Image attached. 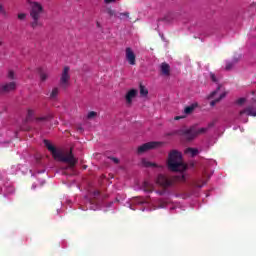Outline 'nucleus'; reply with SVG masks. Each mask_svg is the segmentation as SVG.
<instances>
[{"instance_id":"20","label":"nucleus","mask_w":256,"mask_h":256,"mask_svg":"<svg viewBox=\"0 0 256 256\" xmlns=\"http://www.w3.org/2000/svg\"><path fill=\"white\" fill-rule=\"evenodd\" d=\"M186 153H190L192 157H195L196 155H198L199 150L197 148H187Z\"/></svg>"},{"instance_id":"9","label":"nucleus","mask_w":256,"mask_h":256,"mask_svg":"<svg viewBox=\"0 0 256 256\" xmlns=\"http://www.w3.org/2000/svg\"><path fill=\"white\" fill-rule=\"evenodd\" d=\"M15 89H17V82H8L1 85L0 93H11V91H15Z\"/></svg>"},{"instance_id":"34","label":"nucleus","mask_w":256,"mask_h":256,"mask_svg":"<svg viewBox=\"0 0 256 256\" xmlns=\"http://www.w3.org/2000/svg\"><path fill=\"white\" fill-rule=\"evenodd\" d=\"M99 195H101V192H99V190H95V191L93 192V196H94V197H99Z\"/></svg>"},{"instance_id":"25","label":"nucleus","mask_w":256,"mask_h":256,"mask_svg":"<svg viewBox=\"0 0 256 256\" xmlns=\"http://www.w3.org/2000/svg\"><path fill=\"white\" fill-rule=\"evenodd\" d=\"M210 79L213 83L219 84V77H217L215 73L210 72Z\"/></svg>"},{"instance_id":"15","label":"nucleus","mask_w":256,"mask_h":256,"mask_svg":"<svg viewBox=\"0 0 256 256\" xmlns=\"http://www.w3.org/2000/svg\"><path fill=\"white\" fill-rule=\"evenodd\" d=\"M106 13H107V15H109L110 18L114 17V19H117V17L119 16V12H117L111 8H107Z\"/></svg>"},{"instance_id":"32","label":"nucleus","mask_w":256,"mask_h":256,"mask_svg":"<svg viewBox=\"0 0 256 256\" xmlns=\"http://www.w3.org/2000/svg\"><path fill=\"white\" fill-rule=\"evenodd\" d=\"M237 105H243V103H245V98H239L237 101H236Z\"/></svg>"},{"instance_id":"17","label":"nucleus","mask_w":256,"mask_h":256,"mask_svg":"<svg viewBox=\"0 0 256 256\" xmlns=\"http://www.w3.org/2000/svg\"><path fill=\"white\" fill-rule=\"evenodd\" d=\"M142 165H143V167H159L156 163L149 162L146 159L142 160Z\"/></svg>"},{"instance_id":"7","label":"nucleus","mask_w":256,"mask_h":256,"mask_svg":"<svg viewBox=\"0 0 256 256\" xmlns=\"http://www.w3.org/2000/svg\"><path fill=\"white\" fill-rule=\"evenodd\" d=\"M181 135L186 141H193V139L197 137V128H195V126H192L188 129H183L181 130Z\"/></svg>"},{"instance_id":"4","label":"nucleus","mask_w":256,"mask_h":256,"mask_svg":"<svg viewBox=\"0 0 256 256\" xmlns=\"http://www.w3.org/2000/svg\"><path fill=\"white\" fill-rule=\"evenodd\" d=\"M43 5L39 2H33L30 6V17L32 19L30 27L32 29H37L38 27H43V22H41V15H43Z\"/></svg>"},{"instance_id":"18","label":"nucleus","mask_w":256,"mask_h":256,"mask_svg":"<svg viewBox=\"0 0 256 256\" xmlns=\"http://www.w3.org/2000/svg\"><path fill=\"white\" fill-rule=\"evenodd\" d=\"M117 19L123 21V19H129V12H118Z\"/></svg>"},{"instance_id":"11","label":"nucleus","mask_w":256,"mask_h":256,"mask_svg":"<svg viewBox=\"0 0 256 256\" xmlns=\"http://www.w3.org/2000/svg\"><path fill=\"white\" fill-rule=\"evenodd\" d=\"M137 93V89H131L126 93L125 99L128 105H131V103H133V99L137 97Z\"/></svg>"},{"instance_id":"44","label":"nucleus","mask_w":256,"mask_h":256,"mask_svg":"<svg viewBox=\"0 0 256 256\" xmlns=\"http://www.w3.org/2000/svg\"><path fill=\"white\" fill-rule=\"evenodd\" d=\"M0 46H1V42H0Z\"/></svg>"},{"instance_id":"31","label":"nucleus","mask_w":256,"mask_h":256,"mask_svg":"<svg viewBox=\"0 0 256 256\" xmlns=\"http://www.w3.org/2000/svg\"><path fill=\"white\" fill-rule=\"evenodd\" d=\"M8 78H9V79H15V72L9 71V73H8Z\"/></svg>"},{"instance_id":"45","label":"nucleus","mask_w":256,"mask_h":256,"mask_svg":"<svg viewBox=\"0 0 256 256\" xmlns=\"http://www.w3.org/2000/svg\"><path fill=\"white\" fill-rule=\"evenodd\" d=\"M254 101H256V99H254Z\"/></svg>"},{"instance_id":"16","label":"nucleus","mask_w":256,"mask_h":256,"mask_svg":"<svg viewBox=\"0 0 256 256\" xmlns=\"http://www.w3.org/2000/svg\"><path fill=\"white\" fill-rule=\"evenodd\" d=\"M33 115H35V111H33L32 109H28L25 123H29V121H33Z\"/></svg>"},{"instance_id":"12","label":"nucleus","mask_w":256,"mask_h":256,"mask_svg":"<svg viewBox=\"0 0 256 256\" xmlns=\"http://www.w3.org/2000/svg\"><path fill=\"white\" fill-rule=\"evenodd\" d=\"M160 71L162 75H164L165 77H169L171 75V66H169L167 62H164L160 66Z\"/></svg>"},{"instance_id":"41","label":"nucleus","mask_w":256,"mask_h":256,"mask_svg":"<svg viewBox=\"0 0 256 256\" xmlns=\"http://www.w3.org/2000/svg\"><path fill=\"white\" fill-rule=\"evenodd\" d=\"M24 131H29V128H25Z\"/></svg>"},{"instance_id":"36","label":"nucleus","mask_w":256,"mask_h":256,"mask_svg":"<svg viewBox=\"0 0 256 256\" xmlns=\"http://www.w3.org/2000/svg\"><path fill=\"white\" fill-rule=\"evenodd\" d=\"M174 119L175 121H179V119H183V116H176Z\"/></svg>"},{"instance_id":"38","label":"nucleus","mask_w":256,"mask_h":256,"mask_svg":"<svg viewBox=\"0 0 256 256\" xmlns=\"http://www.w3.org/2000/svg\"><path fill=\"white\" fill-rule=\"evenodd\" d=\"M105 3H114V1H117V0H104Z\"/></svg>"},{"instance_id":"23","label":"nucleus","mask_w":256,"mask_h":256,"mask_svg":"<svg viewBox=\"0 0 256 256\" xmlns=\"http://www.w3.org/2000/svg\"><path fill=\"white\" fill-rule=\"evenodd\" d=\"M193 111H195V106L191 105V106H188L184 109V113L186 115H191V113H193Z\"/></svg>"},{"instance_id":"8","label":"nucleus","mask_w":256,"mask_h":256,"mask_svg":"<svg viewBox=\"0 0 256 256\" xmlns=\"http://www.w3.org/2000/svg\"><path fill=\"white\" fill-rule=\"evenodd\" d=\"M70 79H71V76H69V67L66 66V67H64V70H63L61 78H60V85L63 89H67Z\"/></svg>"},{"instance_id":"28","label":"nucleus","mask_w":256,"mask_h":256,"mask_svg":"<svg viewBox=\"0 0 256 256\" xmlns=\"http://www.w3.org/2000/svg\"><path fill=\"white\" fill-rule=\"evenodd\" d=\"M233 65V62H227L225 67L226 71H231V69H233Z\"/></svg>"},{"instance_id":"29","label":"nucleus","mask_w":256,"mask_h":256,"mask_svg":"<svg viewBox=\"0 0 256 256\" xmlns=\"http://www.w3.org/2000/svg\"><path fill=\"white\" fill-rule=\"evenodd\" d=\"M87 117L89 119H93V117H97V112L91 111V112L88 113Z\"/></svg>"},{"instance_id":"35","label":"nucleus","mask_w":256,"mask_h":256,"mask_svg":"<svg viewBox=\"0 0 256 256\" xmlns=\"http://www.w3.org/2000/svg\"><path fill=\"white\" fill-rule=\"evenodd\" d=\"M0 13H5V9L3 8V5L0 4Z\"/></svg>"},{"instance_id":"5","label":"nucleus","mask_w":256,"mask_h":256,"mask_svg":"<svg viewBox=\"0 0 256 256\" xmlns=\"http://www.w3.org/2000/svg\"><path fill=\"white\" fill-rule=\"evenodd\" d=\"M162 146H163V142H157V141L147 142L138 147L137 153L138 155H142V153H147V151H151L153 149H159V147H162Z\"/></svg>"},{"instance_id":"39","label":"nucleus","mask_w":256,"mask_h":256,"mask_svg":"<svg viewBox=\"0 0 256 256\" xmlns=\"http://www.w3.org/2000/svg\"><path fill=\"white\" fill-rule=\"evenodd\" d=\"M78 131H79L80 133H83V128H82V127H78Z\"/></svg>"},{"instance_id":"13","label":"nucleus","mask_w":256,"mask_h":256,"mask_svg":"<svg viewBox=\"0 0 256 256\" xmlns=\"http://www.w3.org/2000/svg\"><path fill=\"white\" fill-rule=\"evenodd\" d=\"M142 187L145 193H153V191L155 190V186L148 181H144Z\"/></svg>"},{"instance_id":"22","label":"nucleus","mask_w":256,"mask_h":256,"mask_svg":"<svg viewBox=\"0 0 256 256\" xmlns=\"http://www.w3.org/2000/svg\"><path fill=\"white\" fill-rule=\"evenodd\" d=\"M57 95H59V88H53L50 93V99H57Z\"/></svg>"},{"instance_id":"24","label":"nucleus","mask_w":256,"mask_h":256,"mask_svg":"<svg viewBox=\"0 0 256 256\" xmlns=\"http://www.w3.org/2000/svg\"><path fill=\"white\" fill-rule=\"evenodd\" d=\"M208 131H209V128H207V127L196 129V137H197V135H203V134L207 133Z\"/></svg>"},{"instance_id":"2","label":"nucleus","mask_w":256,"mask_h":256,"mask_svg":"<svg viewBox=\"0 0 256 256\" xmlns=\"http://www.w3.org/2000/svg\"><path fill=\"white\" fill-rule=\"evenodd\" d=\"M177 181H185V175L181 174L179 176H167L164 174H159L156 178V185L162 187V190H157V195H165V193H167V189H169V187H173Z\"/></svg>"},{"instance_id":"14","label":"nucleus","mask_w":256,"mask_h":256,"mask_svg":"<svg viewBox=\"0 0 256 256\" xmlns=\"http://www.w3.org/2000/svg\"><path fill=\"white\" fill-rule=\"evenodd\" d=\"M225 97H227V92H223L222 94H220V96L218 98L212 100L210 102V106L215 107L216 103H219L221 101V99H225Z\"/></svg>"},{"instance_id":"1","label":"nucleus","mask_w":256,"mask_h":256,"mask_svg":"<svg viewBox=\"0 0 256 256\" xmlns=\"http://www.w3.org/2000/svg\"><path fill=\"white\" fill-rule=\"evenodd\" d=\"M44 145L48 151L52 153V157L56 161H60L61 163H67L68 167L65 169H73L78 163V159L75 158V155H73V149L70 148L69 151H62V150H57L49 140H44Z\"/></svg>"},{"instance_id":"37","label":"nucleus","mask_w":256,"mask_h":256,"mask_svg":"<svg viewBox=\"0 0 256 256\" xmlns=\"http://www.w3.org/2000/svg\"><path fill=\"white\" fill-rule=\"evenodd\" d=\"M112 161L114 162V163H119V159L118 158H112Z\"/></svg>"},{"instance_id":"27","label":"nucleus","mask_w":256,"mask_h":256,"mask_svg":"<svg viewBox=\"0 0 256 256\" xmlns=\"http://www.w3.org/2000/svg\"><path fill=\"white\" fill-rule=\"evenodd\" d=\"M48 77H49V75L47 73L40 72V81H42V83L47 81Z\"/></svg>"},{"instance_id":"43","label":"nucleus","mask_w":256,"mask_h":256,"mask_svg":"<svg viewBox=\"0 0 256 256\" xmlns=\"http://www.w3.org/2000/svg\"><path fill=\"white\" fill-rule=\"evenodd\" d=\"M160 207H163V205H161Z\"/></svg>"},{"instance_id":"21","label":"nucleus","mask_w":256,"mask_h":256,"mask_svg":"<svg viewBox=\"0 0 256 256\" xmlns=\"http://www.w3.org/2000/svg\"><path fill=\"white\" fill-rule=\"evenodd\" d=\"M221 87L222 85L219 84L216 88V90H214L209 96L208 99H213V97H215V95H217V93H219V91H221Z\"/></svg>"},{"instance_id":"40","label":"nucleus","mask_w":256,"mask_h":256,"mask_svg":"<svg viewBox=\"0 0 256 256\" xmlns=\"http://www.w3.org/2000/svg\"><path fill=\"white\" fill-rule=\"evenodd\" d=\"M26 1L29 3L30 7H31V3H34L33 0H26Z\"/></svg>"},{"instance_id":"19","label":"nucleus","mask_w":256,"mask_h":256,"mask_svg":"<svg viewBox=\"0 0 256 256\" xmlns=\"http://www.w3.org/2000/svg\"><path fill=\"white\" fill-rule=\"evenodd\" d=\"M140 95L141 97H147V95H149V90H147L146 87L141 84H140Z\"/></svg>"},{"instance_id":"6","label":"nucleus","mask_w":256,"mask_h":256,"mask_svg":"<svg viewBox=\"0 0 256 256\" xmlns=\"http://www.w3.org/2000/svg\"><path fill=\"white\" fill-rule=\"evenodd\" d=\"M248 115L249 117H256V108L253 106H248L244 110L239 112V119L243 121V123H247L249 121L248 118H243L244 115Z\"/></svg>"},{"instance_id":"42","label":"nucleus","mask_w":256,"mask_h":256,"mask_svg":"<svg viewBox=\"0 0 256 256\" xmlns=\"http://www.w3.org/2000/svg\"><path fill=\"white\" fill-rule=\"evenodd\" d=\"M97 27H99V22H97Z\"/></svg>"},{"instance_id":"30","label":"nucleus","mask_w":256,"mask_h":256,"mask_svg":"<svg viewBox=\"0 0 256 256\" xmlns=\"http://www.w3.org/2000/svg\"><path fill=\"white\" fill-rule=\"evenodd\" d=\"M27 17V14H25V13H20V14H18V19L20 20V21H24V19Z\"/></svg>"},{"instance_id":"3","label":"nucleus","mask_w":256,"mask_h":256,"mask_svg":"<svg viewBox=\"0 0 256 256\" xmlns=\"http://www.w3.org/2000/svg\"><path fill=\"white\" fill-rule=\"evenodd\" d=\"M167 167L170 171H180V173L187 170V165L183 163L181 152L177 150L170 151L168 154Z\"/></svg>"},{"instance_id":"10","label":"nucleus","mask_w":256,"mask_h":256,"mask_svg":"<svg viewBox=\"0 0 256 256\" xmlns=\"http://www.w3.org/2000/svg\"><path fill=\"white\" fill-rule=\"evenodd\" d=\"M126 53V60L128 61L129 65H136L137 56H135V52L130 47H127L125 50Z\"/></svg>"},{"instance_id":"26","label":"nucleus","mask_w":256,"mask_h":256,"mask_svg":"<svg viewBox=\"0 0 256 256\" xmlns=\"http://www.w3.org/2000/svg\"><path fill=\"white\" fill-rule=\"evenodd\" d=\"M51 117H53V116L48 115V116L37 117L36 121H37V123H39L41 121H49V119H51Z\"/></svg>"},{"instance_id":"33","label":"nucleus","mask_w":256,"mask_h":256,"mask_svg":"<svg viewBox=\"0 0 256 256\" xmlns=\"http://www.w3.org/2000/svg\"><path fill=\"white\" fill-rule=\"evenodd\" d=\"M211 127H215V121L210 122V123L208 124V127H206V129H211Z\"/></svg>"}]
</instances>
